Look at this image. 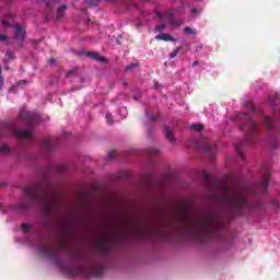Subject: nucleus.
Wrapping results in <instances>:
<instances>
[{
	"label": "nucleus",
	"mask_w": 280,
	"mask_h": 280,
	"mask_svg": "<svg viewBox=\"0 0 280 280\" xmlns=\"http://www.w3.org/2000/svg\"><path fill=\"white\" fill-rule=\"evenodd\" d=\"M5 56L8 59L4 60V65H5V67H8V62H10V60H14V58H16V56L12 51H5Z\"/></svg>",
	"instance_id": "a211bd4d"
},
{
	"label": "nucleus",
	"mask_w": 280,
	"mask_h": 280,
	"mask_svg": "<svg viewBox=\"0 0 280 280\" xmlns=\"http://www.w3.org/2000/svg\"><path fill=\"white\" fill-rule=\"evenodd\" d=\"M113 159H115V151H110V152L107 154V161H113Z\"/></svg>",
	"instance_id": "c85d7f7f"
},
{
	"label": "nucleus",
	"mask_w": 280,
	"mask_h": 280,
	"mask_svg": "<svg viewBox=\"0 0 280 280\" xmlns=\"http://www.w3.org/2000/svg\"><path fill=\"white\" fill-rule=\"evenodd\" d=\"M197 147L206 154H210L211 161L215 159L213 154L218 152V144L213 143L209 138H202L201 141L197 142Z\"/></svg>",
	"instance_id": "6e6552de"
},
{
	"label": "nucleus",
	"mask_w": 280,
	"mask_h": 280,
	"mask_svg": "<svg viewBox=\"0 0 280 280\" xmlns=\"http://www.w3.org/2000/svg\"><path fill=\"white\" fill-rule=\"evenodd\" d=\"M180 49H183V47H177L173 52L170 54V58H176L178 56V51H180Z\"/></svg>",
	"instance_id": "b1692460"
},
{
	"label": "nucleus",
	"mask_w": 280,
	"mask_h": 280,
	"mask_svg": "<svg viewBox=\"0 0 280 280\" xmlns=\"http://www.w3.org/2000/svg\"><path fill=\"white\" fill-rule=\"evenodd\" d=\"M60 0H46V10L47 12H51L54 10L56 3H58Z\"/></svg>",
	"instance_id": "dca6fc26"
},
{
	"label": "nucleus",
	"mask_w": 280,
	"mask_h": 280,
	"mask_svg": "<svg viewBox=\"0 0 280 280\" xmlns=\"http://www.w3.org/2000/svg\"><path fill=\"white\" fill-rule=\"evenodd\" d=\"M133 100H137V96H135Z\"/></svg>",
	"instance_id": "ea45409f"
},
{
	"label": "nucleus",
	"mask_w": 280,
	"mask_h": 280,
	"mask_svg": "<svg viewBox=\"0 0 280 280\" xmlns=\"http://www.w3.org/2000/svg\"><path fill=\"white\" fill-rule=\"evenodd\" d=\"M279 95L273 94L267 98V104L273 113V117L266 116L264 109L255 106L253 102L245 103L246 112L236 113L234 121L240 126L242 132H245V139L236 150L241 156H244L242 148L255 143L261 137V128L269 135V147L271 150L279 148L280 132V104Z\"/></svg>",
	"instance_id": "f03ea898"
},
{
	"label": "nucleus",
	"mask_w": 280,
	"mask_h": 280,
	"mask_svg": "<svg viewBox=\"0 0 280 280\" xmlns=\"http://www.w3.org/2000/svg\"><path fill=\"white\" fill-rule=\"evenodd\" d=\"M164 133L170 143H176V138L174 137V133L172 132V129H170V127H164Z\"/></svg>",
	"instance_id": "f8f14e48"
},
{
	"label": "nucleus",
	"mask_w": 280,
	"mask_h": 280,
	"mask_svg": "<svg viewBox=\"0 0 280 280\" xmlns=\"http://www.w3.org/2000/svg\"><path fill=\"white\" fill-rule=\"evenodd\" d=\"M144 115H145L148 121L150 122V125H148V122H144V126L147 127L149 137H152L154 124H156V120L159 119V110L155 109L154 112H152L150 114V109H145Z\"/></svg>",
	"instance_id": "9d476101"
},
{
	"label": "nucleus",
	"mask_w": 280,
	"mask_h": 280,
	"mask_svg": "<svg viewBox=\"0 0 280 280\" xmlns=\"http://www.w3.org/2000/svg\"><path fill=\"white\" fill-rule=\"evenodd\" d=\"M43 117L36 112H28L25 108L20 110L18 118L4 122V130L0 135V154H12V149L8 143L2 142V137H13L18 139L20 143H34L36 137L34 136V129L32 126L40 124Z\"/></svg>",
	"instance_id": "7ed1b4c3"
},
{
	"label": "nucleus",
	"mask_w": 280,
	"mask_h": 280,
	"mask_svg": "<svg viewBox=\"0 0 280 280\" xmlns=\"http://www.w3.org/2000/svg\"><path fill=\"white\" fill-rule=\"evenodd\" d=\"M23 84H27V80H21L18 82V86H23Z\"/></svg>",
	"instance_id": "2f4dec72"
},
{
	"label": "nucleus",
	"mask_w": 280,
	"mask_h": 280,
	"mask_svg": "<svg viewBox=\"0 0 280 280\" xmlns=\"http://www.w3.org/2000/svg\"><path fill=\"white\" fill-rule=\"evenodd\" d=\"M155 40H165V42H172L174 43V37H172V35L170 34H162V35H158L155 36Z\"/></svg>",
	"instance_id": "2eb2a0df"
},
{
	"label": "nucleus",
	"mask_w": 280,
	"mask_h": 280,
	"mask_svg": "<svg viewBox=\"0 0 280 280\" xmlns=\"http://www.w3.org/2000/svg\"><path fill=\"white\" fill-rule=\"evenodd\" d=\"M86 57L90 58L91 60H95L96 62H107L106 58L100 56V54L97 52L88 51Z\"/></svg>",
	"instance_id": "9b49d317"
},
{
	"label": "nucleus",
	"mask_w": 280,
	"mask_h": 280,
	"mask_svg": "<svg viewBox=\"0 0 280 280\" xmlns=\"http://www.w3.org/2000/svg\"><path fill=\"white\" fill-rule=\"evenodd\" d=\"M185 8H189L190 10V19H198L200 14H202V10H205V4L202 1H183L182 7L178 9H173V10H179L183 12L182 14L177 15V19H180V16H184L185 14Z\"/></svg>",
	"instance_id": "0eeeda50"
},
{
	"label": "nucleus",
	"mask_w": 280,
	"mask_h": 280,
	"mask_svg": "<svg viewBox=\"0 0 280 280\" xmlns=\"http://www.w3.org/2000/svg\"><path fill=\"white\" fill-rule=\"evenodd\" d=\"M48 63H50V65H56V59H50V60L48 61Z\"/></svg>",
	"instance_id": "72a5a7b5"
},
{
	"label": "nucleus",
	"mask_w": 280,
	"mask_h": 280,
	"mask_svg": "<svg viewBox=\"0 0 280 280\" xmlns=\"http://www.w3.org/2000/svg\"><path fill=\"white\" fill-rule=\"evenodd\" d=\"M77 73H78V69L70 70L67 73V78H73V75H75Z\"/></svg>",
	"instance_id": "bb28decb"
},
{
	"label": "nucleus",
	"mask_w": 280,
	"mask_h": 280,
	"mask_svg": "<svg viewBox=\"0 0 280 280\" xmlns=\"http://www.w3.org/2000/svg\"><path fill=\"white\" fill-rule=\"evenodd\" d=\"M148 154H151L152 156H158L159 154V149L156 147H150L147 149Z\"/></svg>",
	"instance_id": "aec40b11"
},
{
	"label": "nucleus",
	"mask_w": 280,
	"mask_h": 280,
	"mask_svg": "<svg viewBox=\"0 0 280 280\" xmlns=\"http://www.w3.org/2000/svg\"><path fill=\"white\" fill-rule=\"evenodd\" d=\"M172 1H176V0H172Z\"/></svg>",
	"instance_id": "a19ab883"
},
{
	"label": "nucleus",
	"mask_w": 280,
	"mask_h": 280,
	"mask_svg": "<svg viewBox=\"0 0 280 280\" xmlns=\"http://www.w3.org/2000/svg\"><path fill=\"white\" fill-rule=\"evenodd\" d=\"M34 224L22 223L21 231L23 238L19 242L26 244L43 255L48 261H51L65 275L69 277H81L82 279H90V277H102L104 267L96 260H90L85 262L78 261V255L71 250L65 255V247H54L50 244L43 242L40 232L35 231Z\"/></svg>",
	"instance_id": "f257e3e1"
},
{
	"label": "nucleus",
	"mask_w": 280,
	"mask_h": 280,
	"mask_svg": "<svg viewBox=\"0 0 280 280\" xmlns=\"http://www.w3.org/2000/svg\"><path fill=\"white\" fill-rule=\"evenodd\" d=\"M271 205H272V207H275L276 209H279V207H280V202H279L278 199H273V200L271 201Z\"/></svg>",
	"instance_id": "cd10ccee"
},
{
	"label": "nucleus",
	"mask_w": 280,
	"mask_h": 280,
	"mask_svg": "<svg viewBox=\"0 0 280 280\" xmlns=\"http://www.w3.org/2000/svg\"><path fill=\"white\" fill-rule=\"evenodd\" d=\"M105 119H106L107 124L109 126H112V124H113V114L107 113L106 116H105Z\"/></svg>",
	"instance_id": "a878e982"
},
{
	"label": "nucleus",
	"mask_w": 280,
	"mask_h": 280,
	"mask_svg": "<svg viewBox=\"0 0 280 280\" xmlns=\"http://www.w3.org/2000/svg\"><path fill=\"white\" fill-rule=\"evenodd\" d=\"M190 128L196 132H202V130H205V126L202 124H192Z\"/></svg>",
	"instance_id": "6ab92c4d"
},
{
	"label": "nucleus",
	"mask_w": 280,
	"mask_h": 280,
	"mask_svg": "<svg viewBox=\"0 0 280 280\" xmlns=\"http://www.w3.org/2000/svg\"><path fill=\"white\" fill-rule=\"evenodd\" d=\"M16 13L9 12L4 15V19L0 25V43H4L8 46L14 45L18 49L25 47V39L27 38V32L25 25L10 23V19H14Z\"/></svg>",
	"instance_id": "20e7f679"
},
{
	"label": "nucleus",
	"mask_w": 280,
	"mask_h": 280,
	"mask_svg": "<svg viewBox=\"0 0 280 280\" xmlns=\"http://www.w3.org/2000/svg\"><path fill=\"white\" fill-rule=\"evenodd\" d=\"M206 229H208V231H217L218 225L215 224V222L213 221H209L206 225Z\"/></svg>",
	"instance_id": "412c9836"
},
{
	"label": "nucleus",
	"mask_w": 280,
	"mask_h": 280,
	"mask_svg": "<svg viewBox=\"0 0 280 280\" xmlns=\"http://www.w3.org/2000/svg\"><path fill=\"white\" fill-rule=\"evenodd\" d=\"M119 115L124 117H128V109L126 107H120L119 108Z\"/></svg>",
	"instance_id": "393cba45"
},
{
	"label": "nucleus",
	"mask_w": 280,
	"mask_h": 280,
	"mask_svg": "<svg viewBox=\"0 0 280 280\" xmlns=\"http://www.w3.org/2000/svg\"><path fill=\"white\" fill-rule=\"evenodd\" d=\"M196 66H198V61L192 62V67H196Z\"/></svg>",
	"instance_id": "c9c22d12"
},
{
	"label": "nucleus",
	"mask_w": 280,
	"mask_h": 280,
	"mask_svg": "<svg viewBox=\"0 0 280 280\" xmlns=\"http://www.w3.org/2000/svg\"><path fill=\"white\" fill-rule=\"evenodd\" d=\"M139 67V62H132V63H129L126 69L127 71H132V69H137Z\"/></svg>",
	"instance_id": "5701e85b"
},
{
	"label": "nucleus",
	"mask_w": 280,
	"mask_h": 280,
	"mask_svg": "<svg viewBox=\"0 0 280 280\" xmlns=\"http://www.w3.org/2000/svg\"><path fill=\"white\" fill-rule=\"evenodd\" d=\"M67 12V4H62L57 9V19H62V14Z\"/></svg>",
	"instance_id": "f3484780"
},
{
	"label": "nucleus",
	"mask_w": 280,
	"mask_h": 280,
	"mask_svg": "<svg viewBox=\"0 0 280 280\" xmlns=\"http://www.w3.org/2000/svg\"><path fill=\"white\" fill-rule=\"evenodd\" d=\"M206 183L211 182V175L209 173H205Z\"/></svg>",
	"instance_id": "c756f323"
},
{
	"label": "nucleus",
	"mask_w": 280,
	"mask_h": 280,
	"mask_svg": "<svg viewBox=\"0 0 280 280\" xmlns=\"http://www.w3.org/2000/svg\"><path fill=\"white\" fill-rule=\"evenodd\" d=\"M105 1H110V2H113V1H115V0H105Z\"/></svg>",
	"instance_id": "4c0bfd02"
},
{
	"label": "nucleus",
	"mask_w": 280,
	"mask_h": 280,
	"mask_svg": "<svg viewBox=\"0 0 280 280\" xmlns=\"http://www.w3.org/2000/svg\"><path fill=\"white\" fill-rule=\"evenodd\" d=\"M270 185V168L266 167L258 185L254 189L255 194H268V186Z\"/></svg>",
	"instance_id": "1a4fd4ad"
},
{
	"label": "nucleus",
	"mask_w": 280,
	"mask_h": 280,
	"mask_svg": "<svg viewBox=\"0 0 280 280\" xmlns=\"http://www.w3.org/2000/svg\"><path fill=\"white\" fill-rule=\"evenodd\" d=\"M153 86H154V89H159V86H160L159 82L155 81Z\"/></svg>",
	"instance_id": "f704fd0d"
},
{
	"label": "nucleus",
	"mask_w": 280,
	"mask_h": 280,
	"mask_svg": "<svg viewBox=\"0 0 280 280\" xmlns=\"http://www.w3.org/2000/svg\"><path fill=\"white\" fill-rule=\"evenodd\" d=\"M183 32H184V34H187L188 36H191V35L195 36V34H196V28L185 27V28L183 30Z\"/></svg>",
	"instance_id": "4be33fe9"
},
{
	"label": "nucleus",
	"mask_w": 280,
	"mask_h": 280,
	"mask_svg": "<svg viewBox=\"0 0 280 280\" xmlns=\"http://www.w3.org/2000/svg\"><path fill=\"white\" fill-rule=\"evenodd\" d=\"M5 1V3H10L12 0H4Z\"/></svg>",
	"instance_id": "e433bc0d"
},
{
	"label": "nucleus",
	"mask_w": 280,
	"mask_h": 280,
	"mask_svg": "<svg viewBox=\"0 0 280 280\" xmlns=\"http://www.w3.org/2000/svg\"><path fill=\"white\" fill-rule=\"evenodd\" d=\"M3 89V77H1V67H0V90Z\"/></svg>",
	"instance_id": "7c9ffc66"
},
{
	"label": "nucleus",
	"mask_w": 280,
	"mask_h": 280,
	"mask_svg": "<svg viewBox=\"0 0 280 280\" xmlns=\"http://www.w3.org/2000/svg\"><path fill=\"white\" fill-rule=\"evenodd\" d=\"M173 126L176 127V128H180V125H178V120H174Z\"/></svg>",
	"instance_id": "473e14b6"
},
{
	"label": "nucleus",
	"mask_w": 280,
	"mask_h": 280,
	"mask_svg": "<svg viewBox=\"0 0 280 280\" xmlns=\"http://www.w3.org/2000/svg\"><path fill=\"white\" fill-rule=\"evenodd\" d=\"M30 202L19 203L15 206V211H20V213H25L30 209Z\"/></svg>",
	"instance_id": "4468645a"
},
{
	"label": "nucleus",
	"mask_w": 280,
	"mask_h": 280,
	"mask_svg": "<svg viewBox=\"0 0 280 280\" xmlns=\"http://www.w3.org/2000/svg\"><path fill=\"white\" fill-rule=\"evenodd\" d=\"M223 191H225L226 200H230L238 215H244V211H246V209H253V202H250V198L245 191L236 188H230L228 184L223 185Z\"/></svg>",
	"instance_id": "39448f33"
},
{
	"label": "nucleus",
	"mask_w": 280,
	"mask_h": 280,
	"mask_svg": "<svg viewBox=\"0 0 280 280\" xmlns=\"http://www.w3.org/2000/svg\"><path fill=\"white\" fill-rule=\"evenodd\" d=\"M156 18L160 21V24L155 27V32L160 34L165 32L166 23H170L172 27H180L183 25V20L178 19L183 12L179 10H168L166 13H162L161 11L155 12Z\"/></svg>",
	"instance_id": "423d86ee"
},
{
	"label": "nucleus",
	"mask_w": 280,
	"mask_h": 280,
	"mask_svg": "<svg viewBox=\"0 0 280 280\" xmlns=\"http://www.w3.org/2000/svg\"><path fill=\"white\" fill-rule=\"evenodd\" d=\"M43 150H44V152H47L48 154L50 152H54V143L51 142V139L44 140Z\"/></svg>",
	"instance_id": "ddd939ff"
},
{
	"label": "nucleus",
	"mask_w": 280,
	"mask_h": 280,
	"mask_svg": "<svg viewBox=\"0 0 280 280\" xmlns=\"http://www.w3.org/2000/svg\"><path fill=\"white\" fill-rule=\"evenodd\" d=\"M200 47H197V51H199Z\"/></svg>",
	"instance_id": "58836bf2"
}]
</instances>
